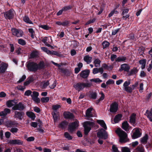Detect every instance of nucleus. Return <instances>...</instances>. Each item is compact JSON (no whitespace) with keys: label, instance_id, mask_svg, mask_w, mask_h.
Segmentation results:
<instances>
[{"label":"nucleus","instance_id":"3c124183","mask_svg":"<svg viewBox=\"0 0 152 152\" xmlns=\"http://www.w3.org/2000/svg\"><path fill=\"white\" fill-rule=\"evenodd\" d=\"M42 50L44 52H45L48 54H49L50 53V50H48L45 47H42L41 48Z\"/></svg>","mask_w":152,"mask_h":152},{"label":"nucleus","instance_id":"2eb2a0df","mask_svg":"<svg viewBox=\"0 0 152 152\" xmlns=\"http://www.w3.org/2000/svg\"><path fill=\"white\" fill-rule=\"evenodd\" d=\"M17 103V101L15 100H12L8 101L6 102V105L8 107L14 106Z\"/></svg>","mask_w":152,"mask_h":152},{"label":"nucleus","instance_id":"72a5a7b5","mask_svg":"<svg viewBox=\"0 0 152 152\" xmlns=\"http://www.w3.org/2000/svg\"><path fill=\"white\" fill-rule=\"evenodd\" d=\"M26 115L28 117L32 119H34L35 118V114L32 112H27L26 113Z\"/></svg>","mask_w":152,"mask_h":152},{"label":"nucleus","instance_id":"ddd939ff","mask_svg":"<svg viewBox=\"0 0 152 152\" xmlns=\"http://www.w3.org/2000/svg\"><path fill=\"white\" fill-rule=\"evenodd\" d=\"M64 118L66 119H73L74 118V115L72 113L69 112H65L63 113Z\"/></svg>","mask_w":152,"mask_h":152},{"label":"nucleus","instance_id":"20e7f679","mask_svg":"<svg viewBox=\"0 0 152 152\" xmlns=\"http://www.w3.org/2000/svg\"><path fill=\"white\" fill-rule=\"evenodd\" d=\"M83 125L84 128L85 134L87 135L91 129V126L94 125V123L90 121H86L84 122Z\"/></svg>","mask_w":152,"mask_h":152},{"label":"nucleus","instance_id":"bb28decb","mask_svg":"<svg viewBox=\"0 0 152 152\" xmlns=\"http://www.w3.org/2000/svg\"><path fill=\"white\" fill-rule=\"evenodd\" d=\"M122 117L121 115L118 114L116 115L114 119V121L115 123H118L121 120Z\"/></svg>","mask_w":152,"mask_h":152},{"label":"nucleus","instance_id":"412c9836","mask_svg":"<svg viewBox=\"0 0 152 152\" xmlns=\"http://www.w3.org/2000/svg\"><path fill=\"white\" fill-rule=\"evenodd\" d=\"M8 65L7 64L3 63L1 64V66L0 67V72L3 73L6 70Z\"/></svg>","mask_w":152,"mask_h":152},{"label":"nucleus","instance_id":"680f3d73","mask_svg":"<svg viewBox=\"0 0 152 152\" xmlns=\"http://www.w3.org/2000/svg\"><path fill=\"white\" fill-rule=\"evenodd\" d=\"M32 99L36 102L38 103L40 102V100L39 98L37 97H33L32 98Z\"/></svg>","mask_w":152,"mask_h":152},{"label":"nucleus","instance_id":"a878e982","mask_svg":"<svg viewBox=\"0 0 152 152\" xmlns=\"http://www.w3.org/2000/svg\"><path fill=\"white\" fill-rule=\"evenodd\" d=\"M100 94L101 95L99 99L96 100V104H98L100 101L103 100L104 98V95L102 92H100Z\"/></svg>","mask_w":152,"mask_h":152},{"label":"nucleus","instance_id":"6e6552de","mask_svg":"<svg viewBox=\"0 0 152 152\" xmlns=\"http://www.w3.org/2000/svg\"><path fill=\"white\" fill-rule=\"evenodd\" d=\"M11 30L12 34L18 37H20L23 35V32L21 30L12 28Z\"/></svg>","mask_w":152,"mask_h":152},{"label":"nucleus","instance_id":"a18cd8bd","mask_svg":"<svg viewBox=\"0 0 152 152\" xmlns=\"http://www.w3.org/2000/svg\"><path fill=\"white\" fill-rule=\"evenodd\" d=\"M130 84V80L125 81L123 84V86L124 88L128 87V86H129Z\"/></svg>","mask_w":152,"mask_h":152},{"label":"nucleus","instance_id":"c9c22d12","mask_svg":"<svg viewBox=\"0 0 152 152\" xmlns=\"http://www.w3.org/2000/svg\"><path fill=\"white\" fill-rule=\"evenodd\" d=\"M49 83L48 81H45L42 82L41 83V86H42V88H45L49 85Z\"/></svg>","mask_w":152,"mask_h":152},{"label":"nucleus","instance_id":"49530a36","mask_svg":"<svg viewBox=\"0 0 152 152\" xmlns=\"http://www.w3.org/2000/svg\"><path fill=\"white\" fill-rule=\"evenodd\" d=\"M9 48H10V51L11 52H13L14 51L15 48L14 45L12 44H9Z\"/></svg>","mask_w":152,"mask_h":152},{"label":"nucleus","instance_id":"5fc2aeb1","mask_svg":"<svg viewBox=\"0 0 152 152\" xmlns=\"http://www.w3.org/2000/svg\"><path fill=\"white\" fill-rule=\"evenodd\" d=\"M28 31L31 34V37L32 38H34V31L32 28H29Z\"/></svg>","mask_w":152,"mask_h":152},{"label":"nucleus","instance_id":"7c9ffc66","mask_svg":"<svg viewBox=\"0 0 152 152\" xmlns=\"http://www.w3.org/2000/svg\"><path fill=\"white\" fill-rule=\"evenodd\" d=\"M101 61L99 59L97 58L95 59L94 61V64L96 67H99L100 66Z\"/></svg>","mask_w":152,"mask_h":152},{"label":"nucleus","instance_id":"f257e3e1","mask_svg":"<svg viewBox=\"0 0 152 152\" xmlns=\"http://www.w3.org/2000/svg\"><path fill=\"white\" fill-rule=\"evenodd\" d=\"M26 66L29 71L35 72L38 70L43 68L44 63L42 61H40L38 64L34 62L28 61L26 63Z\"/></svg>","mask_w":152,"mask_h":152},{"label":"nucleus","instance_id":"7ed1b4c3","mask_svg":"<svg viewBox=\"0 0 152 152\" xmlns=\"http://www.w3.org/2000/svg\"><path fill=\"white\" fill-rule=\"evenodd\" d=\"M91 85V83L89 82H79L75 83L73 85V87L76 90L80 91L83 90L85 88L89 87Z\"/></svg>","mask_w":152,"mask_h":152},{"label":"nucleus","instance_id":"2f4dec72","mask_svg":"<svg viewBox=\"0 0 152 152\" xmlns=\"http://www.w3.org/2000/svg\"><path fill=\"white\" fill-rule=\"evenodd\" d=\"M102 45L103 48L105 49L109 47L110 45V43L109 42L106 41H104L102 42Z\"/></svg>","mask_w":152,"mask_h":152},{"label":"nucleus","instance_id":"69168bd1","mask_svg":"<svg viewBox=\"0 0 152 152\" xmlns=\"http://www.w3.org/2000/svg\"><path fill=\"white\" fill-rule=\"evenodd\" d=\"M37 55V53L36 52H33L31 53L30 56L31 58H34Z\"/></svg>","mask_w":152,"mask_h":152},{"label":"nucleus","instance_id":"09e8293b","mask_svg":"<svg viewBox=\"0 0 152 152\" xmlns=\"http://www.w3.org/2000/svg\"><path fill=\"white\" fill-rule=\"evenodd\" d=\"M91 98L93 99H96L97 97V94L95 92H93L90 94Z\"/></svg>","mask_w":152,"mask_h":152},{"label":"nucleus","instance_id":"dca6fc26","mask_svg":"<svg viewBox=\"0 0 152 152\" xmlns=\"http://www.w3.org/2000/svg\"><path fill=\"white\" fill-rule=\"evenodd\" d=\"M89 73V70L87 69L81 72L80 75L81 77L83 78H85L88 77Z\"/></svg>","mask_w":152,"mask_h":152},{"label":"nucleus","instance_id":"393cba45","mask_svg":"<svg viewBox=\"0 0 152 152\" xmlns=\"http://www.w3.org/2000/svg\"><path fill=\"white\" fill-rule=\"evenodd\" d=\"M136 114L133 113L130 117V122L133 125H134L135 121Z\"/></svg>","mask_w":152,"mask_h":152},{"label":"nucleus","instance_id":"a211bd4d","mask_svg":"<svg viewBox=\"0 0 152 152\" xmlns=\"http://www.w3.org/2000/svg\"><path fill=\"white\" fill-rule=\"evenodd\" d=\"M92 72L94 74H96L98 72H99L101 74H102L103 73V70L102 68H95L93 69Z\"/></svg>","mask_w":152,"mask_h":152},{"label":"nucleus","instance_id":"9d476101","mask_svg":"<svg viewBox=\"0 0 152 152\" xmlns=\"http://www.w3.org/2000/svg\"><path fill=\"white\" fill-rule=\"evenodd\" d=\"M14 10L12 9L4 13V16L6 19H10L12 18L14 16L13 12Z\"/></svg>","mask_w":152,"mask_h":152},{"label":"nucleus","instance_id":"b1692460","mask_svg":"<svg viewBox=\"0 0 152 152\" xmlns=\"http://www.w3.org/2000/svg\"><path fill=\"white\" fill-rule=\"evenodd\" d=\"M122 128L126 131L130 129L129 124L127 121H125L122 123Z\"/></svg>","mask_w":152,"mask_h":152},{"label":"nucleus","instance_id":"052dcab7","mask_svg":"<svg viewBox=\"0 0 152 152\" xmlns=\"http://www.w3.org/2000/svg\"><path fill=\"white\" fill-rule=\"evenodd\" d=\"M26 78V76L25 75H23L22 77L19 79L18 82L19 83H21L24 81Z\"/></svg>","mask_w":152,"mask_h":152},{"label":"nucleus","instance_id":"864d4df0","mask_svg":"<svg viewBox=\"0 0 152 152\" xmlns=\"http://www.w3.org/2000/svg\"><path fill=\"white\" fill-rule=\"evenodd\" d=\"M57 113V112H53L52 113V115L53 118L55 122L56 121L57 119L58 116L56 113Z\"/></svg>","mask_w":152,"mask_h":152},{"label":"nucleus","instance_id":"58836bf2","mask_svg":"<svg viewBox=\"0 0 152 152\" xmlns=\"http://www.w3.org/2000/svg\"><path fill=\"white\" fill-rule=\"evenodd\" d=\"M49 100V98L48 97H45L42 98L41 99V102L42 103H46Z\"/></svg>","mask_w":152,"mask_h":152},{"label":"nucleus","instance_id":"f3484780","mask_svg":"<svg viewBox=\"0 0 152 152\" xmlns=\"http://www.w3.org/2000/svg\"><path fill=\"white\" fill-rule=\"evenodd\" d=\"M10 110L8 108H5L3 111L0 112V116H5L8 114L10 113Z\"/></svg>","mask_w":152,"mask_h":152},{"label":"nucleus","instance_id":"e2e57ef3","mask_svg":"<svg viewBox=\"0 0 152 152\" xmlns=\"http://www.w3.org/2000/svg\"><path fill=\"white\" fill-rule=\"evenodd\" d=\"M71 8V7L70 6H65L63 7L62 8L63 11H67Z\"/></svg>","mask_w":152,"mask_h":152},{"label":"nucleus","instance_id":"a19ab883","mask_svg":"<svg viewBox=\"0 0 152 152\" xmlns=\"http://www.w3.org/2000/svg\"><path fill=\"white\" fill-rule=\"evenodd\" d=\"M18 43L22 45H24L26 44V42L25 40L22 39H19L18 40Z\"/></svg>","mask_w":152,"mask_h":152},{"label":"nucleus","instance_id":"39448f33","mask_svg":"<svg viewBox=\"0 0 152 152\" xmlns=\"http://www.w3.org/2000/svg\"><path fill=\"white\" fill-rule=\"evenodd\" d=\"M132 137L133 139H135L140 137L142 135L141 130L139 128H136L133 129Z\"/></svg>","mask_w":152,"mask_h":152},{"label":"nucleus","instance_id":"603ef678","mask_svg":"<svg viewBox=\"0 0 152 152\" xmlns=\"http://www.w3.org/2000/svg\"><path fill=\"white\" fill-rule=\"evenodd\" d=\"M112 148L113 152H120L118 151L117 147L115 145L112 146Z\"/></svg>","mask_w":152,"mask_h":152},{"label":"nucleus","instance_id":"de8ad7c7","mask_svg":"<svg viewBox=\"0 0 152 152\" xmlns=\"http://www.w3.org/2000/svg\"><path fill=\"white\" fill-rule=\"evenodd\" d=\"M124 89L125 91L129 93H131L133 90L131 86L127 87Z\"/></svg>","mask_w":152,"mask_h":152},{"label":"nucleus","instance_id":"6ab92c4d","mask_svg":"<svg viewBox=\"0 0 152 152\" xmlns=\"http://www.w3.org/2000/svg\"><path fill=\"white\" fill-rule=\"evenodd\" d=\"M148 136L147 134H145V135L140 139V142L143 144H146L148 139Z\"/></svg>","mask_w":152,"mask_h":152},{"label":"nucleus","instance_id":"338daca9","mask_svg":"<svg viewBox=\"0 0 152 152\" xmlns=\"http://www.w3.org/2000/svg\"><path fill=\"white\" fill-rule=\"evenodd\" d=\"M18 129L16 128H12L10 130V132L12 133H16L18 131Z\"/></svg>","mask_w":152,"mask_h":152},{"label":"nucleus","instance_id":"4d7b16f0","mask_svg":"<svg viewBox=\"0 0 152 152\" xmlns=\"http://www.w3.org/2000/svg\"><path fill=\"white\" fill-rule=\"evenodd\" d=\"M32 93V91L30 90H28L26 91L24 93V95L25 96H29L31 95Z\"/></svg>","mask_w":152,"mask_h":152},{"label":"nucleus","instance_id":"1a4fd4ad","mask_svg":"<svg viewBox=\"0 0 152 152\" xmlns=\"http://www.w3.org/2000/svg\"><path fill=\"white\" fill-rule=\"evenodd\" d=\"M118 108V103L116 102H113L110 105V111L112 113H115L117 111Z\"/></svg>","mask_w":152,"mask_h":152},{"label":"nucleus","instance_id":"f704fd0d","mask_svg":"<svg viewBox=\"0 0 152 152\" xmlns=\"http://www.w3.org/2000/svg\"><path fill=\"white\" fill-rule=\"evenodd\" d=\"M67 125V123L65 121H63L61 122L59 124V126L61 128H64Z\"/></svg>","mask_w":152,"mask_h":152},{"label":"nucleus","instance_id":"cd10ccee","mask_svg":"<svg viewBox=\"0 0 152 152\" xmlns=\"http://www.w3.org/2000/svg\"><path fill=\"white\" fill-rule=\"evenodd\" d=\"M50 53L49 54V55H56L60 57H61L62 56V55L60 53H58L57 51H50Z\"/></svg>","mask_w":152,"mask_h":152},{"label":"nucleus","instance_id":"aec40b11","mask_svg":"<svg viewBox=\"0 0 152 152\" xmlns=\"http://www.w3.org/2000/svg\"><path fill=\"white\" fill-rule=\"evenodd\" d=\"M92 110V108H88L86 111V116L87 117V119L93 117V115L91 113V111Z\"/></svg>","mask_w":152,"mask_h":152},{"label":"nucleus","instance_id":"ea45409f","mask_svg":"<svg viewBox=\"0 0 152 152\" xmlns=\"http://www.w3.org/2000/svg\"><path fill=\"white\" fill-rule=\"evenodd\" d=\"M64 136L65 138L69 140H70L72 139V137L67 132L65 133Z\"/></svg>","mask_w":152,"mask_h":152},{"label":"nucleus","instance_id":"79ce46f5","mask_svg":"<svg viewBox=\"0 0 152 152\" xmlns=\"http://www.w3.org/2000/svg\"><path fill=\"white\" fill-rule=\"evenodd\" d=\"M137 72V70L136 69L134 68L131 69L129 73V75L135 74Z\"/></svg>","mask_w":152,"mask_h":152},{"label":"nucleus","instance_id":"f03ea898","mask_svg":"<svg viewBox=\"0 0 152 152\" xmlns=\"http://www.w3.org/2000/svg\"><path fill=\"white\" fill-rule=\"evenodd\" d=\"M120 138L119 141L122 143H125L129 141L126 133L120 129L118 128L115 131Z\"/></svg>","mask_w":152,"mask_h":152},{"label":"nucleus","instance_id":"e433bc0d","mask_svg":"<svg viewBox=\"0 0 152 152\" xmlns=\"http://www.w3.org/2000/svg\"><path fill=\"white\" fill-rule=\"evenodd\" d=\"M33 80V78L32 77H29L27 79V81L25 82L24 84L25 85H27L31 83Z\"/></svg>","mask_w":152,"mask_h":152},{"label":"nucleus","instance_id":"4c0bfd02","mask_svg":"<svg viewBox=\"0 0 152 152\" xmlns=\"http://www.w3.org/2000/svg\"><path fill=\"white\" fill-rule=\"evenodd\" d=\"M122 152H130V149L126 147H121V148Z\"/></svg>","mask_w":152,"mask_h":152},{"label":"nucleus","instance_id":"37998d69","mask_svg":"<svg viewBox=\"0 0 152 152\" xmlns=\"http://www.w3.org/2000/svg\"><path fill=\"white\" fill-rule=\"evenodd\" d=\"M60 106L59 105H54L52 106V109L53 110H54L53 112H57V110L58 109Z\"/></svg>","mask_w":152,"mask_h":152},{"label":"nucleus","instance_id":"423d86ee","mask_svg":"<svg viewBox=\"0 0 152 152\" xmlns=\"http://www.w3.org/2000/svg\"><path fill=\"white\" fill-rule=\"evenodd\" d=\"M97 135L98 137L100 138L106 139L108 136L107 132L104 129H100L97 133Z\"/></svg>","mask_w":152,"mask_h":152},{"label":"nucleus","instance_id":"8fccbe9b","mask_svg":"<svg viewBox=\"0 0 152 152\" xmlns=\"http://www.w3.org/2000/svg\"><path fill=\"white\" fill-rule=\"evenodd\" d=\"M39 95V93L36 91H33V92L32 94L31 95L32 98L33 97H37Z\"/></svg>","mask_w":152,"mask_h":152},{"label":"nucleus","instance_id":"473e14b6","mask_svg":"<svg viewBox=\"0 0 152 152\" xmlns=\"http://www.w3.org/2000/svg\"><path fill=\"white\" fill-rule=\"evenodd\" d=\"M10 142L13 144H20L21 143L20 141L18 140H11Z\"/></svg>","mask_w":152,"mask_h":152},{"label":"nucleus","instance_id":"c85d7f7f","mask_svg":"<svg viewBox=\"0 0 152 152\" xmlns=\"http://www.w3.org/2000/svg\"><path fill=\"white\" fill-rule=\"evenodd\" d=\"M126 59V57L125 56H120L118 57L115 59L116 62H122L124 61Z\"/></svg>","mask_w":152,"mask_h":152},{"label":"nucleus","instance_id":"13d9d810","mask_svg":"<svg viewBox=\"0 0 152 152\" xmlns=\"http://www.w3.org/2000/svg\"><path fill=\"white\" fill-rule=\"evenodd\" d=\"M39 27L46 30H48L49 28V27L46 25H40L39 26Z\"/></svg>","mask_w":152,"mask_h":152},{"label":"nucleus","instance_id":"f8f14e48","mask_svg":"<svg viewBox=\"0 0 152 152\" xmlns=\"http://www.w3.org/2000/svg\"><path fill=\"white\" fill-rule=\"evenodd\" d=\"M130 68V67L128 64H124L121 65L120 68L119 69V71H121L124 70V71L128 72Z\"/></svg>","mask_w":152,"mask_h":152},{"label":"nucleus","instance_id":"c756f323","mask_svg":"<svg viewBox=\"0 0 152 152\" xmlns=\"http://www.w3.org/2000/svg\"><path fill=\"white\" fill-rule=\"evenodd\" d=\"M23 20L27 23L32 24L31 21L30 20L29 17L27 16H25L23 18Z\"/></svg>","mask_w":152,"mask_h":152},{"label":"nucleus","instance_id":"0e129e2a","mask_svg":"<svg viewBox=\"0 0 152 152\" xmlns=\"http://www.w3.org/2000/svg\"><path fill=\"white\" fill-rule=\"evenodd\" d=\"M143 84L142 83H141L140 84L139 86V91L140 92H142L143 89Z\"/></svg>","mask_w":152,"mask_h":152},{"label":"nucleus","instance_id":"9b49d317","mask_svg":"<svg viewBox=\"0 0 152 152\" xmlns=\"http://www.w3.org/2000/svg\"><path fill=\"white\" fill-rule=\"evenodd\" d=\"M78 124L79 122L78 121H76L72 123L69 126V131L71 132L74 131L78 127Z\"/></svg>","mask_w":152,"mask_h":152},{"label":"nucleus","instance_id":"4be33fe9","mask_svg":"<svg viewBox=\"0 0 152 152\" xmlns=\"http://www.w3.org/2000/svg\"><path fill=\"white\" fill-rule=\"evenodd\" d=\"M97 123L99 124L102 127L104 128L105 130L107 129L106 125L103 120H98L97 121Z\"/></svg>","mask_w":152,"mask_h":152},{"label":"nucleus","instance_id":"0eeeda50","mask_svg":"<svg viewBox=\"0 0 152 152\" xmlns=\"http://www.w3.org/2000/svg\"><path fill=\"white\" fill-rule=\"evenodd\" d=\"M25 107V106L24 103L22 102H20L18 104L17 103L12 107L13 110H18L21 111L23 110Z\"/></svg>","mask_w":152,"mask_h":152},{"label":"nucleus","instance_id":"c03bdc74","mask_svg":"<svg viewBox=\"0 0 152 152\" xmlns=\"http://www.w3.org/2000/svg\"><path fill=\"white\" fill-rule=\"evenodd\" d=\"M91 82H94L95 83H100L102 81L99 78H94L91 79L90 80Z\"/></svg>","mask_w":152,"mask_h":152},{"label":"nucleus","instance_id":"bf43d9fd","mask_svg":"<svg viewBox=\"0 0 152 152\" xmlns=\"http://www.w3.org/2000/svg\"><path fill=\"white\" fill-rule=\"evenodd\" d=\"M114 83V81L113 80L111 79H109L106 82V84L107 85H108L111 84H113Z\"/></svg>","mask_w":152,"mask_h":152},{"label":"nucleus","instance_id":"4468645a","mask_svg":"<svg viewBox=\"0 0 152 152\" xmlns=\"http://www.w3.org/2000/svg\"><path fill=\"white\" fill-rule=\"evenodd\" d=\"M24 115L23 112L15 111V112L14 117L15 118H17L20 120L22 119V118Z\"/></svg>","mask_w":152,"mask_h":152},{"label":"nucleus","instance_id":"5701e85b","mask_svg":"<svg viewBox=\"0 0 152 152\" xmlns=\"http://www.w3.org/2000/svg\"><path fill=\"white\" fill-rule=\"evenodd\" d=\"M92 59V57L88 55L86 56L83 58L84 60L87 64H89L91 62Z\"/></svg>","mask_w":152,"mask_h":152},{"label":"nucleus","instance_id":"774afa93","mask_svg":"<svg viewBox=\"0 0 152 152\" xmlns=\"http://www.w3.org/2000/svg\"><path fill=\"white\" fill-rule=\"evenodd\" d=\"M119 28H118L116 29H114L113 30L112 32V35H115L119 31Z\"/></svg>","mask_w":152,"mask_h":152},{"label":"nucleus","instance_id":"6e6d98bb","mask_svg":"<svg viewBox=\"0 0 152 152\" xmlns=\"http://www.w3.org/2000/svg\"><path fill=\"white\" fill-rule=\"evenodd\" d=\"M137 152H144V150L142 147H138L136 149Z\"/></svg>","mask_w":152,"mask_h":152}]
</instances>
